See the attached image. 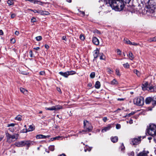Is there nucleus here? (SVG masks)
Wrapping results in <instances>:
<instances>
[{
    "mask_svg": "<svg viewBox=\"0 0 156 156\" xmlns=\"http://www.w3.org/2000/svg\"><path fill=\"white\" fill-rule=\"evenodd\" d=\"M106 4L108 3L112 9L117 11L123 10L124 7V3L122 0H103Z\"/></svg>",
    "mask_w": 156,
    "mask_h": 156,
    "instance_id": "1",
    "label": "nucleus"
},
{
    "mask_svg": "<svg viewBox=\"0 0 156 156\" xmlns=\"http://www.w3.org/2000/svg\"><path fill=\"white\" fill-rule=\"evenodd\" d=\"M147 132L150 135L153 136L156 135V125L151 124L147 129Z\"/></svg>",
    "mask_w": 156,
    "mask_h": 156,
    "instance_id": "2",
    "label": "nucleus"
},
{
    "mask_svg": "<svg viewBox=\"0 0 156 156\" xmlns=\"http://www.w3.org/2000/svg\"><path fill=\"white\" fill-rule=\"evenodd\" d=\"M34 142L30 141H22L15 143V145L17 147H22L26 145L28 147L34 144Z\"/></svg>",
    "mask_w": 156,
    "mask_h": 156,
    "instance_id": "3",
    "label": "nucleus"
},
{
    "mask_svg": "<svg viewBox=\"0 0 156 156\" xmlns=\"http://www.w3.org/2000/svg\"><path fill=\"white\" fill-rule=\"evenodd\" d=\"M156 3L154 0H149L146 5L147 9H151V13H153L155 9Z\"/></svg>",
    "mask_w": 156,
    "mask_h": 156,
    "instance_id": "4",
    "label": "nucleus"
},
{
    "mask_svg": "<svg viewBox=\"0 0 156 156\" xmlns=\"http://www.w3.org/2000/svg\"><path fill=\"white\" fill-rule=\"evenodd\" d=\"M84 130L82 131L90 132L92 131L93 127L90 123L87 120H84L83 121Z\"/></svg>",
    "mask_w": 156,
    "mask_h": 156,
    "instance_id": "5",
    "label": "nucleus"
},
{
    "mask_svg": "<svg viewBox=\"0 0 156 156\" xmlns=\"http://www.w3.org/2000/svg\"><path fill=\"white\" fill-rule=\"evenodd\" d=\"M18 134L17 133L14 134L13 135L8 133L6 134L7 140L9 142L14 141L18 139Z\"/></svg>",
    "mask_w": 156,
    "mask_h": 156,
    "instance_id": "6",
    "label": "nucleus"
},
{
    "mask_svg": "<svg viewBox=\"0 0 156 156\" xmlns=\"http://www.w3.org/2000/svg\"><path fill=\"white\" fill-rule=\"evenodd\" d=\"M133 103L139 106H142L144 103V98L142 97H139L134 99Z\"/></svg>",
    "mask_w": 156,
    "mask_h": 156,
    "instance_id": "7",
    "label": "nucleus"
},
{
    "mask_svg": "<svg viewBox=\"0 0 156 156\" xmlns=\"http://www.w3.org/2000/svg\"><path fill=\"white\" fill-rule=\"evenodd\" d=\"M62 109H63L62 106L60 105L53 106L51 108H45V109L46 110H49L51 111L54 110L55 111H57Z\"/></svg>",
    "mask_w": 156,
    "mask_h": 156,
    "instance_id": "8",
    "label": "nucleus"
},
{
    "mask_svg": "<svg viewBox=\"0 0 156 156\" xmlns=\"http://www.w3.org/2000/svg\"><path fill=\"white\" fill-rule=\"evenodd\" d=\"M16 125L15 123H10L7 125V127H9V130L12 132H13L16 129V128L14 127V126Z\"/></svg>",
    "mask_w": 156,
    "mask_h": 156,
    "instance_id": "9",
    "label": "nucleus"
},
{
    "mask_svg": "<svg viewBox=\"0 0 156 156\" xmlns=\"http://www.w3.org/2000/svg\"><path fill=\"white\" fill-rule=\"evenodd\" d=\"M112 128V126L111 124H108L107 126L105 127L102 128L101 130V132L102 133H104L106 132L107 131L109 130Z\"/></svg>",
    "mask_w": 156,
    "mask_h": 156,
    "instance_id": "10",
    "label": "nucleus"
},
{
    "mask_svg": "<svg viewBox=\"0 0 156 156\" xmlns=\"http://www.w3.org/2000/svg\"><path fill=\"white\" fill-rule=\"evenodd\" d=\"M140 137H139L138 138H134L132 140V142L133 143V144L135 145L138 144L140 142Z\"/></svg>",
    "mask_w": 156,
    "mask_h": 156,
    "instance_id": "11",
    "label": "nucleus"
},
{
    "mask_svg": "<svg viewBox=\"0 0 156 156\" xmlns=\"http://www.w3.org/2000/svg\"><path fill=\"white\" fill-rule=\"evenodd\" d=\"M92 41L93 43L96 45H98L99 44V42L98 39L95 37H93Z\"/></svg>",
    "mask_w": 156,
    "mask_h": 156,
    "instance_id": "12",
    "label": "nucleus"
},
{
    "mask_svg": "<svg viewBox=\"0 0 156 156\" xmlns=\"http://www.w3.org/2000/svg\"><path fill=\"white\" fill-rule=\"evenodd\" d=\"M49 137V136H45L43 135H37L36 136V138L37 139H45Z\"/></svg>",
    "mask_w": 156,
    "mask_h": 156,
    "instance_id": "13",
    "label": "nucleus"
},
{
    "mask_svg": "<svg viewBox=\"0 0 156 156\" xmlns=\"http://www.w3.org/2000/svg\"><path fill=\"white\" fill-rule=\"evenodd\" d=\"M63 138H64V137L62 136H58L51 138V140H62Z\"/></svg>",
    "mask_w": 156,
    "mask_h": 156,
    "instance_id": "14",
    "label": "nucleus"
},
{
    "mask_svg": "<svg viewBox=\"0 0 156 156\" xmlns=\"http://www.w3.org/2000/svg\"><path fill=\"white\" fill-rule=\"evenodd\" d=\"M149 152L147 151V152L145 151H144L142 152L139 153L138 155L137 156H147V154Z\"/></svg>",
    "mask_w": 156,
    "mask_h": 156,
    "instance_id": "15",
    "label": "nucleus"
},
{
    "mask_svg": "<svg viewBox=\"0 0 156 156\" xmlns=\"http://www.w3.org/2000/svg\"><path fill=\"white\" fill-rule=\"evenodd\" d=\"M99 53V51L98 49H96L94 51V58H96L98 56Z\"/></svg>",
    "mask_w": 156,
    "mask_h": 156,
    "instance_id": "16",
    "label": "nucleus"
},
{
    "mask_svg": "<svg viewBox=\"0 0 156 156\" xmlns=\"http://www.w3.org/2000/svg\"><path fill=\"white\" fill-rule=\"evenodd\" d=\"M59 74L65 77H67L69 76V74L68 73V71L64 73H63L62 72H60L59 73Z\"/></svg>",
    "mask_w": 156,
    "mask_h": 156,
    "instance_id": "17",
    "label": "nucleus"
},
{
    "mask_svg": "<svg viewBox=\"0 0 156 156\" xmlns=\"http://www.w3.org/2000/svg\"><path fill=\"white\" fill-rule=\"evenodd\" d=\"M118 83V82L115 79H114L110 82V84L112 85H117Z\"/></svg>",
    "mask_w": 156,
    "mask_h": 156,
    "instance_id": "18",
    "label": "nucleus"
},
{
    "mask_svg": "<svg viewBox=\"0 0 156 156\" xmlns=\"http://www.w3.org/2000/svg\"><path fill=\"white\" fill-rule=\"evenodd\" d=\"M152 99L150 97H148L146 99L145 102L146 104H149L152 101Z\"/></svg>",
    "mask_w": 156,
    "mask_h": 156,
    "instance_id": "19",
    "label": "nucleus"
},
{
    "mask_svg": "<svg viewBox=\"0 0 156 156\" xmlns=\"http://www.w3.org/2000/svg\"><path fill=\"white\" fill-rule=\"evenodd\" d=\"M111 140L112 142L113 143H115L118 140V138L117 136L112 137Z\"/></svg>",
    "mask_w": 156,
    "mask_h": 156,
    "instance_id": "20",
    "label": "nucleus"
},
{
    "mask_svg": "<svg viewBox=\"0 0 156 156\" xmlns=\"http://www.w3.org/2000/svg\"><path fill=\"white\" fill-rule=\"evenodd\" d=\"M128 56L129 57V58L131 60H132L134 58V56L133 53L131 52H129V54L128 55Z\"/></svg>",
    "mask_w": 156,
    "mask_h": 156,
    "instance_id": "21",
    "label": "nucleus"
},
{
    "mask_svg": "<svg viewBox=\"0 0 156 156\" xmlns=\"http://www.w3.org/2000/svg\"><path fill=\"white\" fill-rule=\"evenodd\" d=\"M154 87L152 86L147 87L146 89L147 90H148L150 91L151 92H154L155 91L154 90Z\"/></svg>",
    "mask_w": 156,
    "mask_h": 156,
    "instance_id": "22",
    "label": "nucleus"
},
{
    "mask_svg": "<svg viewBox=\"0 0 156 156\" xmlns=\"http://www.w3.org/2000/svg\"><path fill=\"white\" fill-rule=\"evenodd\" d=\"M101 86L100 82L99 81H97L95 83V87L97 89H99L100 88Z\"/></svg>",
    "mask_w": 156,
    "mask_h": 156,
    "instance_id": "23",
    "label": "nucleus"
},
{
    "mask_svg": "<svg viewBox=\"0 0 156 156\" xmlns=\"http://www.w3.org/2000/svg\"><path fill=\"white\" fill-rule=\"evenodd\" d=\"M20 90L21 92L23 93L24 94H27V90H25V89L23 88H20Z\"/></svg>",
    "mask_w": 156,
    "mask_h": 156,
    "instance_id": "24",
    "label": "nucleus"
},
{
    "mask_svg": "<svg viewBox=\"0 0 156 156\" xmlns=\"http://www.w3.org/2000/svg\"><path fill=\"white\" fill-rule=\"evenodd\" d=\"M148 85V83L147 82H146L144 84H143V87H142V89L143 90H145L147 88Z\"/></svg>",
    "mask_w": 156,
    "mask_h": 156,
    "instance_id": "25",
    "label": "nucleus"
},
{
    "mask_svg": "<svg viewBox=\"0 0 156 156\" xmlns=\"http://www.w3.org/2000/svg\"><path fill=\"white\" fill-rule=\"evenodd\" d=\"M35 128L34 126H30L28 129V131H31L34 129Z\"/></svg>",
    "mask_w": 156,
    "mask_h": 156,
    "instance_id": "26",
    "label": "nucleus"
},
{
    "mask_svg": "<svg viewBox=\"0 0 156 156\" xmlns=\"http://www.w3.org/2000/svg\"><path fill=\"white\" fill-rule=\"evenodd\" d=\"M152 104L154 106L156 105V96H154L153 98Z\"/></svg>",
    "mask_w": 156,
    "mask_h": 156,
    "instance_id": "27",
    "label": "nucleus"
},
{
    "mask_svg": "<svg viewBox=\"0 0 156 156\" xmlns=\"http://www.w3.org/2000/svg\"><path fill=\"white\" fill-rule=\"evenodd\" d=\"M148 41V42H151L152 41H156V37L150 38L149 39Z\"/></svg>",
    "mask_w": 156,
    "mask_h": 156,
    "instance_id": "28",
    "label": "nucleus"
},
{
    "mask_svg": "<svg viewBox=\"0 0 156 156\" xmlns=\"http://www.w3.org/2000/svg\"><path fill=\"white\" fill-rule=\"evenodd\" d=\"M15 119L18 121H21L22 120V116L20 115H18L15 118Z\"/></svg>",
    "mask_w": 156,
    "mask_h": 156,
    "instance_id": "29",
    "label": "nucleus"
},
{
    "mask_svg": "<svg viewBox=\"0 0 156 156\" xmlns=\"http://www.w3.org/2000/svg\"><path fill=\"white\" fill-rule=\"evenodd\" d=\"M7 3L9 5H11L13 4L14 1L13 0H8L7 1Z\"/></svg>",
    "mask_w": 156,
    "mask_h": 156,
    "instance_id": "30",
    "label": "nucleus"
},
{
    "mask_svg": "<svg viewBox=\"0 0 156 156\" xmlns=\"http://www.w3.org/2000/svg\"><path fill=\"white\" fill-rule=\"evenodd\" d=\"M133 72L137 75L138 77H140V73L137 70H134Z\"/></svg>",
    "mask_w": 156,
    "mask_h": 156,
    "instance_id": "31",
    "label": "nucleus"
},
{
    "mask_svg": "<svg viewBox=\"0 0 156 156\" xmlns=\"http://www.w3.org/2000/svg\"><path fill=\"white\" fill-rule=\"evenodd\" d=\"M125 42L127 44L131 45V42L128 39H124V40Z\"/></svg>",
    "mask_w": 156,
    "mask_h": 156,
    "instance_id": "32",
    "label": "nucleus"
},
{
    "mask_svg": "<svg viewBox=\"0 0 156 156\" xmlns=\"http://www.w3.org/2000/svg\"><path fill=\"white\" fill-rule=\"evenodd\" d=\"M54 145H50L49 147V149L51 151H53L54 150Z\"/></svg>",
    "mask_w": 156,
    "mask_h": 156,
    "instance_id": "33",
    "label": "nucleus"
},
{
    "mask_svg": "<svg viewBox=\"0 0 156 156\" xmlns=\"http://www.w3.org/2000/svg\"><path fill=\"white\" fill-rule=\"evenodd\" d=\"M123 66L125 68H128L129 67V66L128 63L127 62L125 64H123Z\"/></svg>",
    "mask_w": 156,
    "mask_h": 156,
    "instance_id": "34",
    "label": "nucleus"
},
{
    "mask_svg": "<svg viewBox=\"0 0 156 156\" xmlns=\"http://www.w3.org/2000/svg\"><path fill=\"white\" fill-rule=\"evenodd\" d=\"M69 75H73L76 74V72L73 71H68Z\"/></svg>",
    "mask_w": 156,
    "mask_h": 156,
    "instance_id": "35",
    "label": "nucleus"
},
{
    "mask_svg": "<svg viewBox=\"0 0 156 156\" xmlns=\"http://www.w3.org/2000/svg\"><path fill=\"white\" fill-rule=\"evenodd\" d=\"M36 40L38 41H39L41 40L42 39V37L41 36H38L35 37Z\"/></svg>",
    "mask_w": 156,
    "mask_h": 156,
    "instance_id": "36",
    "label": "nucleus"
},
{
    "mask_svg": "<svg viewBox=\"0 0 156 156\" xmlns=\"http://www.w3.org/2000/svg\"><path fill=\"white\" fill-rule=\"evenodd\" d=\"M95 73L94 72H92L90 75V77L91 78H93L95 77Z\"/></svg>",
    "mask_w": 156,
    "mask_h": 156,
    "instance_id": "37",
    "label": "nucleus"
},
{
    "mask_svg": "<svg viewBox=\"0 0 156 156\" xmlns=\"http://www.w3.org/2000/svg\"><path fill=\"white\" fill-rule=\"evenodd\" d=\"M129 156H134V153L133 151H130L128 153Z\"/></svg>",
    "mask_w": 156,
    "mask_h": 156,
    "instance_id": "38",
    "label": "nucleus"
},
{
    "mask_svg": "<svg viewBox=\"0 0 156 156\" xmlns=\"http://www.w3.org/2000/svg\"><path fill=\"white\" fill-rule=\"evenodd\" d=\"M80 38L82 40H84L85 39V37L83 34H81L80 36Z\"/></svg>",
    "mask_w": 156,
    "mask_h": 156,
    "instance_id": "39",
    "label": "nucleus"
},
{
    "mask_svg": "<svg viewBox=\"0 0 156 156\" xmlns=\"http://www.w3.org/2000/svg\"><path fill=\"white\" fill-rule=\"evenodd\" d=\"M115 72L116 74L118 76H120V72L119 70L118 69H116L115 70Z\"/></svg>",
    "mask_w": 156,
    "mask_h": 156,
    "instance_id": "40",
    "label": "nucleus"
},
{
    "mask_svg": "<svg viewBox=\"0 0 156 156\" xmlns=\"http://www.w3.org/2000/svg\"><path fill=\"white\" fill-rule=\"evenodd\" d=\"M130 45H133L134 46H137V45H139L140 44L139 43H137L135 42H131V44Z\"/></svg>",
    "mask_w": 156,
    "mask_h": 156,
    "instance_id": "41",
    "label": "nucleus"
},
{
    "mask_svg": "<svg viewBox=\"0 0 156 156\" xmlns=\"http://www.w3.org/2000/svg\"><path fill=\"white\" fill-rule=\"evenodd\" d=\"M100 58L101 60H104L105 59V56L102 54L100 56Z\"/></svg>",
    "mask_w": 156,
    "mask_h": 156,
    "instance_id": "42",
    "label": "nucleus"
},
{
    "mask_svg": "<svg viewBox=\"0 0 156 156\" xmlns=\"http://www.w3.org/2000/svg\"><path fill=\"white\" fill-rule=\"evenodd\" d=\"M116 51H117V53L118 55H121L122 52H121V51L120 49H117L116 50Z\"/></svg>",
    "mask_w": 156,
    "mask_h": 156,
    "instance_id": "43",
    "label": "nucleus"
},
{
    "mask_svg": "<svg viewBox=\"0 0 156 156\" xmlns=\"http://www.w3.org/2000/svg\"><path fill=\"white\" fill-rule=\"evenodd\" d=\"M107 70L109 74H112V70H111V69H110L109 68H107Z\"/></svg>",
    "mask_w": 156,
    "mask_h": 156,
    "instance_id": "44",
    "label": "nucleus"
},
{
    "mask_svg": "<svg viewBox=\"0 0 156 156\" xmlns=\"http://www.w3.org/2000/svg\"><path fill=\"white\" fill-rule=\"evenodd\" d=\"M28 131V130L27 129H24L21 131V132L22 133H26Z\"/></svg>",
    "mask_w": 156,
    "mask_h": 156,
    "instance_id": "45",
    "label": "nucleus"
},
{
    "mask_svg": "<svg viewBox=\"0 0 156 156\" xmlns=\"http://www.w3.org/2000/svg\"><path fill=\"white\" fill-rule=\"evenodd\" d=\"M130 0H122L123 3L124 2L126 3H129Z\"/></svg>",
    "mask_w": 156,
    "mask_h": 156,
    "instance_id": "46",
    "label": "nucleus"
},
{
    "mask_svg": "<svg viewBox=\"0 0 156 156\" xmlns=\"http://www.w3.org/2000/svg\"><path fill=\"white\" fill-rule=\"evenodd\" d=\"M37 13H39L41 15H43L44 11L43 10H38Z\"/></svg>",
    "mask_w": 156,
    "mask_h": 156,
    "instance_id": "47",
    "label": "nucleus"
},
{
    "mask_svg": "<svg viewBox=\"0 0 156 156\" xmlns=\"http://www.w3.org/2000/svg\"><path fill=\"white\" fill-rule=\"evenodd\" d=\"M31 22L34 23L36 22V19L34 17H33L31 20Z\"/></svg>",
    "mask_w": 156,
    "mask_h": 156,
    "instance_id": "48",
    "label": "nucleus"
},
{
    "mask_svg": "<svg viewBox=\"0 0 156 156\" xmlns=\"http://www.w3.org/2000/svg\"><path fill=\"white\" fill-rule=\"evenodd\" d=\"M91 148H90V147H89L88 148H85L84 149V151L85 152H86L87 151H91Z\"/></svg>",
    "mask_w": 156,
    "mask_h": 156,
    "instance_id": "49",
    "label": "nucleus"
},
{
    "mask_svg": "<svg viewBox=\"0 0 156 156\" xmlns=\"http://www.w3.org/2000/svg\"><path fill=\"white\" fill-rule=\"evenodd\" d=\"M49 14L48 12L44 11L43 15H48Z\"/></svg>",
    "mask_w": 156,
    "mask_h": 156,
    "instance_id": "50",
    "label": "nucleus"
},
{
    "mask_svg": "<svg viewBox=\"0 0 156 156\" xmlns=\"http://www.w3.org/2000/svg\"><path fill=\"white\" fill-rule=\"evenodd\" d=\"M41 75H44L45 74V72L44 71H41L39 73Z\"/></svg>",
    "mask_w": 156,
    "mask_h": 156,
    "instance_id": "51",
    "label": "nucleus"
},
{
    "mask_svg": "<svg viewBox=\"0 0 156 156\" xmlns=\"http://www.w3.org/2000/svg\"><path fill=\"white\" fill-rule=\"evenodd\" d=\"M116 127L117 129H119L121 128V126L120 124H117L116 125Z\"/></svg>",
    "mask_w": 156,
    "mask_h": 156,
    "instance_id": "52",
    "label": "nucleus"
},
{
    "mask_svg": "<svg viewBox=\"0 0 156 156\" xmlns=\"http://www.w3.org/2000/svg\"><path fill=\"white\" fill-rule=\"evenodd\" d=\"M134 113H135L134 112H132L131 113L127 114V115L128 117L130 116L131 115H133Z\"/></svg>",
    "mask_w": 156,
    "mask_h": 156,
    "instance_id": "53",
    "label": "nucleus"
},
{
    "mask_svg": "<svg viewBox=\"0 0 156 156\" xmlns=\"http://www.w3.org/2000/svg\"><path fill=\"white\" fill-rule=\"evenodd\" d=\"M10 41L13 44L16 41L15 39L14 38H12V39H11L10 40Z\"/></svg>",
    "mask_w": 156,
    "mask_h": 156,
    "instance_id": "54",
    "label": "nucleus"
},
{
    "mask_svg": "<svg viewBox=\"0 0 156 156\" xmlns=\"http://www.w3.org/2000/svg\"><path fill=\"white\" fill-rule=\"evenodd\" d=\"M94 32L95 33H97L98 34H100V33L99 32V31L98 30H94Z\"/></svg>",
    "mask_w": 156,
    "mask_h": 156,
    "instance_id": "55",
    "label": "nucleus"
},
{
    "mask_svg": "<svg viewBox=\"0 0 156 156\" xmlns=\"http://www.w3.org/2000/svg\"><path fill=\"white\" fill-rule=\"evenodd\" d=\"M103 120L105 122H106L107 120V118L106 117H104L103 119Z\"/></svg>",
    "mask_w": 156,
    "mask_h": 156,
    "instance_id": "56",
    "label": "nucleus"
},
{
    "mask_svg": "<svg viewBox=\"0 0 156 156\" xmlns=\"http://www.w3.org/2000/svg\"><path fill=\"white\" fill-rule=\"evenodd\" d=\"M16 16V15L15 14L13 13L11 14V18L12 19L14 18Z\"/></svg>",
    "mask_w": 156,
    "mask_h": 156,
    "instance_id": "57",
    "label": "nucleus"
},
{
    "mask_svg": "<svg viewBox=\"0 0 156 156\" xmlns=\"http://www.w3.org/2000/svg\"><path fill=\"white\" fill-rule=\"evenodd\" d=\"M15 34L17 36H18L19 34V32L18 31H16L15 33Z\"/></svg>",
    "mask_w": 156,
    "mask_h": 156,
    "instance_id": "58",
    "label": "nucleus"
},
{
    "mask_svg": "<svg viewBox=\"0 0 156 156\" xmlns=\"http://www.w3.org/2000/svg\"><path fill=\"white\" fill-rule=\"evenodd\" d=\"M117 99V100L119 101H123L125 100V99L123 98H118Z\"/></svg>",
    "mask_w": 156,
    "mask_h": 156,
    "instance_id": "59",
    "label": "nucleus"
},
{
    "mask_svg": "<svg viewBox=\"0 0 156 156\" xmlns=\"http://www.w3.org/2000/svg\"><path fill=\"white\" fill-rule=\"evenodd\" d=\"M80 15H81L82 16H84V12L83 11H80Z\"/></svg>",
    "mask_w": 156,
    "mask_h": 156,
    "instance_id": "60",
    "label": "nucleus"
},
{
    "mask_svg": "<svg viewBox=\"0 0 156 156\" xmlns=\"http://www.w3.org/2000/svg\"><path fill=\"white\" fill-rule=\"evenodd\" d=\"M45 47L46 49H48L49 48V46L48 44H45Z\"/></svg>",
    "mask_w": 156,
    "mask_h": 156,
    "instance_id": "61",
    "label": "nucleus"
},
{
    "mask_svg": "<svg viewBox=\"0 0 156 156\" xmlns=\"http://www.w3.org/2000/svg\"><path fill=\"white\" fill-rule=\"evenodd\" d=\"M62 39L63 40H64L65 41H66V36H63L62 37Z\"/></svg>",
    "mask_w": 156,
    "mask_h": 156,
    "instance_id": "62",
    "label": "nucleus"
},
{
    "mask_svg": "<svg viewBox=\"0 0 156 156\" xmlns=\"http://www.w3.org/2000/svg\"><path fill=\"white\" fill-rule=\"evenodd\" d=\"M3 138V136L2 135H0V141L2 140Z\"/></svg>",
    "mask_w": 156,
    "mask_h": 156,
    "instance_id": "63",
    "label": "nucleus"
},
{
    "mask_svg": "<svg viewBox=\"0 0 156 156\" xmlns=\"http://www.w3.org/2000/svg\"><path fill=\"white\" fill-rule=\"evenodd\" d=\"M129 123L130 124H132L133 123V121L132 119H131L129 121Z\"/></svg>",
    "mask_w": 156,
    "mask_h": 156,
    "instance_id": "64",
    "label": "nucleus"
}]
</instances>
